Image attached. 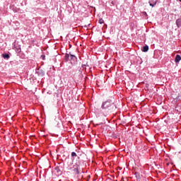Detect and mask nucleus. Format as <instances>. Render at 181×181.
<instances>
[{
	"mask_svg": "<svg viewBox=\"0 0 181 181\" xmlns=\"http://www.w3.org/2000/svg\"><path fill=\"white\" fill-rule=\"evenodd\" d=\"M102 110L103 111H106V112H108V111H112L113 110H117V106L115 105V103L112 100L107 99L106 101H104L102 103L101 105Z\"/></svg>",
	"mask_w": 181,
	"mask_h": 181,
	"instance_id": "f257e3e1",
	"label": "nucleus"
},
{
	"mask_svg": "<svg viewBox=\"0 0 181 181\" xmlns=\"http://www.w3.org/2000/svg\"><path fill=\"white\" fill-rule=\"evenodd\" d=\"M74 171L75 172V173H76V175L80 174V166L78 164H76L74 165Z\"/></svg>",
	"mask_w": 181,
	"mask_h": 181,
	"instance_id": "f03ea898",
	"label": "nucleus"
},
{
	"mask_svg": "<svg viewBox=\"0 0 181 181\" xmlns=\"http://www.w3.org/2000/svg\"><path fill=\"white\" fill-rule=\"evenodd\" d=\"M176 25H177V28L181 27V18H178L176 20Z\"/></svg>",
	"mask_w": 181,
	"mask_h": 181,
	"instance_id": "7ed1b4c3",
	"label": "nucleus"
},
{
	"mask_svg": "<svg viewBox=\"0 0 181 181\" xmlns=\"http://www.w3.org/2000/svg\"><path fill=\"white\" fill-rule=\"evenodd\" d=\"M181 60V57L179 54H177L175 57V63H179V62Z\"/></svg>",
	"mask_w": 181,
	"mask_h": 181,
	"instance_id": "20e7f679",
	"label": "nucleus"
},
{
	"mask_svg": "<svg viewBox=\"0 0 181 181\" xmlns=\"http://www.w3.org/2000/svg\"><path fill=\"white\" fill-rule=\"evenodd\" d=\"M148 50H149V47L148 45L143 47L142 52H146Z\"/></svg>",
	"mask_w": 181,
	"mask_h": 181,
	"instance_id": "39448f33",
	"label": "nucleus"
},
{
	"mask_svg": "<svg viewBox=\"0 0 181 181\" xmlns=\"http://www.w3.org/2000/svg\"><path fill=\"white\" fill-rule=\"evenodd\" d=\"M2 57H4V59H9V54H2Z\"/></svg>",
	"mask_w": 181,
	"mask_h": 181,
	"instance_id": "423d86ee",
	"label": "nucleus"
},
{
	"mask_svg": "<svg viewBox=\"0 0 181 181\" xmlns=\"http://www.w3.org/2000/svg\"><path fill=\"white\" fill-rule=\"evenodd\" d=\"M69 59H70V60H73V59H76V55L70 54Z\"/></svg>",
	"mask_w": 181,
	"mask_h": 181,
	"instance_id": "0eeeda50",
	"label": "nucleus"
},
{
	"mask_svg": "<svg viewBox=\"0 0 181 181\" xmlns=\"http://www.w3.org/2000/svg\"><path fill=\"white\" fill-rule=\"evenodd\" d=\"M65 59H66V60H70V54H66V55H65Z\"/></svg>",
	"mask_w": 181,
	"mask_h": 181,
	"instance_id": "6e6552de",
	"label": "nucleus"
},
{
	"mask_svg": "<svg viewBox=\"0 0 181 181\" xmlns=\"http://www.w3.org/2000/svg\"><path fill=\"white\" fill-rule=\"evenodd\" d=\"M71 155V158L77 157V153H76V152H72Z\"/></svg>",
	"mask_w": 181,
	"mask_h": 181,
	"instance_id": "1a4fd4ad",
	"label": "nucleus"
},
{
	"mask_svg": "<svg viewBox=\"0 0 181 181\" xmlns=\"http://www.w3.org/2000/svg\"><path fill=\"white\" fill-rule=\"evenodd\" d=\"M99 23H100V25H103V23H104V20H103V18H100V19L99 20Z\"/></svg>",
	"mask_w": 181,
	"mask_h": 181,
	"instance_id": "9d476101",
	"label": "nucleus"
},
{
	"mask_svg": "<svg viewBox=\"0 0 181 181\" xmlns=\"http://www.w3.org/2000/svg\"><path fill=\"white\" fill-rule=\"evenodd\" d=\"M155 5L150 4V6H154Z\"/></svg>",
	"mask_w": 181,
	"mask_h": 181,
	"instance_id": "9b49d317",
	"label": "nucleus"
},
{
	"mask_svg": "<svg viewBox=\"0 0 181 181\" xmlns=\"http://www.w3.org/2000/svg\"><path fill=\"white\" fill-rule=\"evenodd\" d=\"M42 57L43 60H45V56H42Z\"/></svg>",
	"mask_w": 181,
	"mask_h": 181,
	"instance_id": "f8f14e48",
	"label": "nucleus"
},
{
	"mask_svg": "<svg viewBox=\"0 0 181 181\" xmlns=\"http://www.w3.org/2000/svg\"><path fill=\"white\" fill-rule=\"evenodd\" d=\"M180 1V2H181V0H179Z\"/></svg>",
	"mask_w": 181,
	"mask_h": 181,
	"instance_id": "ddd939ff",
	"label": "nucleus"
}]
</instances>
